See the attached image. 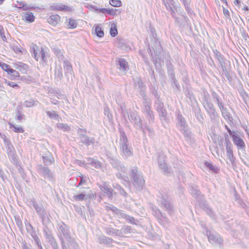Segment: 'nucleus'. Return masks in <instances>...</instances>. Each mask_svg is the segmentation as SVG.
<instances>
[{
  "label": "nucleus",
  "instance_id": "nucleus-1",
  "mask_svg": "<svg viewBox=\"0 0 249 249\" xmlns=\"http://www.w3.org/2000/svg\"><path fill=\"white\" fill-rule=\"evenodd\" d=\"M202 104L208 114L211 122H215L218 118V114L211 101L210 95L208 92H204Z\"/></svg>",
  "mask_w": 249,
  "mask_h": 249
},
{
  "label": "nucleus",
  "instance_id": "nucleus-2",
  "mask_svg": "<svg viewBox=\"0 0 249 249\" xmlns=\"http://www.w3.org/2000/svg\"><path fill=\"white\" fill-rule=\"evenodd\" d=\"M120 146L123 156L128 158L133 155L132 148L129 145L128 139L124 131L121 132Z\"/></svg>",
  "mask_w": 249,
  "mask_h": 249
},
{
  "label": "nucleus",
  "instance_id": "nucleus-3",
  "mask_svg": "<svg viewBox=\"0 0 249 249\" xmlns=\"http://www.w3.org/2000/svg\"><path fill=\"white\" fill-rule=\"evenodd\" d=\"M129 119L137 129L142 130L145 133L142 125V121L136 112H130Z\"/></svg>",
  "mask_w": 249,
  "mask_h": 249
},
{
  "label": "nucleus",
  "instance_id": "nucleus-4",
  "mask_svg": "<svg viewBox=\"0 0 249 249\" xmlns=\"http://www.w3.org/2000/svg\"><path fill=\"white\" fill-rule=\"evenodd\" d=\"M232 141L238 150L244 149L246 144L238 131H235L231 136Z\"/></svg>",
  "mask_w": 249,
  "mask_h": 249
},
{
  "label": "nucleus",
  "instance_id": "nucleus-5",
  "mask_svg": "<svg viewBox=\"0 0 249 249\" xmlns=\"http://www.w3.org/2000/svg\"><path fill=\"white\" fill-rule=\"evenodd\" d=\"M31 52L34 55V58L36 61H38L40 57L42 61L46 62L47 58L43 48H41L40 50L38 49V47L36 45H34L32 48Z\"/></svg>",
  "mask_w": 249,
  "mask_h": 249
},
{
  "label": "nucleus",
  "instance_id": "nucleus-6",
  "mask_svg": "<svg viewBox=\"0 0 249 249\" xmlns=\"http://www.w3.org/2000/svg\"><path fill=\"white\" fill-rule=\"evenodd\" d=\"M131 174L133 177L134 185L138 186H142L144 183V180L141 174H138L136 167L133 168L131 171Z\"/></svg>",
  "mask_w": 249,
  "mask_h": 249
},
{
  "label": "nucleus",
  "instance_id": "nucleus-7",
  "mask_svg": "<svg viewBox=\"0 0 249 249\" xmlns=\"http://www.w3.org/2000/svg\"><path fill=\"white\" fill-rule=\"evenodd\" d=\"M116 68L119 69L122 74H126L129 70L128 62L124 58H119L116 63Z\"/></svg>",
  "mask_w": 249,
  "mask_h": 249
},
{
  "label": "nucleus",
  "instance_id": "nucleus-8",
  "mask_svg": "<svg viewBox=\"0 0 249 249\" xmlns=\"http://www.w3.org/2000/svg\"><path fill=\"white\" fill-rule=\"evenodd\" d=\"M165 156L163 155L159 156L158 163L160 167L162 169L164 174H168L171 173V169L169 168L165 162Z\"/></svg>",
  "mask_w": 249,
  "mask_h": 249
},
{
  "label": "nucleus",
  "instance_id": "nucleus-9",
  "mask_svg": "<svg viewBox=\"0 0 249 249\" xmlns=\"http://www.w3.org/2000/svg\"><path fill=\"white\" fill-rule=\"evenodd\" d=\"M156 107L157 111L159 113L160 116L163 119H165L167 115V112L165 108L164 107L163 104L159 99L156 103Z\"/></svg>",
  "mask_w": 249,
  "mask_h": 249
},
{
  "label": "nucleus",
  "instance_id": "nucleus-10",
  "mask_svg": "<svg viewBox=\"0 0 249 249\" xmlns=\"http://www.w3.org/2000/svg\"><path fill=\"white\" fill-rule=\"evenodd\" d=\"M4 143L7 148V153L9 158L14 160L15 158V150L12 144L7 140H4Z\"/></svg>",
  "mask_w": 249,
  "mask_h": 249
},
{
  "label": "nucleus",
  "instance_id": "nucleus-11",
  "mask_svg": "<svg viewBox=\"0 0 249 249\" xmlns=\"http://www.w3.org/2000/svg\"><path fill=\"white\" fill-rule=\"evenodd\" d=\"M80 142L86 145H89L90 144H93L95 142V139L93 137H89L83 134L79 135Z\"/></svg>",
  "mask_w": 249,
  "mask_h": 249
},
{
  "label": "nucleus",
  "instance_id": "nucleus-12",
  "mask_svg": "<svg viewBox=\"0 0 249 249\" xmlns=\"http://www.w3.org/2000/svg\"><path fill=\"white\" fill-rule=\"evenodd\" d=\"M178 124H177V127L179 130H183L182 128H185L187 126L185 118L183 117L181 114L178 113L177 115Z\"/></svg>",
  "mask_w": 249,
  "mask_h": 249
},
{
  "label": "nucleus",
  "instance_id": "nucleus-13",
  "mask_svg": "<svg viewBox=\"0 0 249 249\" xmlns=\"http://www.w3.org/2000/svg\"><path fill=\"white\" fill-rule=\"evenodd\" d=\"M163 2L167 9H169L172 13H175L177 7L173 0H162Z\"/></svg>",
  "mask_w": 249,
  "mask_h": 249
},
{
  "label": "nucleus",
  "instance_id": "nucleus-14",
  "mask_svg": "<svg viewBox=\"0 0 249 249\" xmlns=\"http://www.w3.org/2000/svg\"><path fill=\"white\" fill-rule=\"evenodd\" d=\"M39 170V172L45 178H48L49 179L52 178L53 174L48 167L40 166Z\"/></svg>",
  "mask_w": 249,
  "mask_h": 249
},
{
  "label": "nucleus",
  "instance_id": "nucleus-15",
  "mask_svg": "<svg viewBox=\"0 0 249 249\" xmlns=\"http://www.w3.org/2000/svg\"><path fill=\"white\" fill-rule=\"evenodd\" d=\"M204 164L212 173L218 174L220 172V168L217 166L213 164L212 162L205 161Z\"/></svg>",
  "mask_w": 249,
  "mask_h": 249
},
{
  "label": "nucleus",
  "instance_id": "nucleus-16",
  "mask_svg": "<svg viewBox=\"0 0 249 249\" xmlns=\"http://www.w3.org/2000/svg\"><path fill=\"white\" fill-rule=\"evenodd\" d=\"M60 21V17L58 15H51L47 19L48 22L53 26L57 25Z\"/></svg>",
  "mask_w": 249,
  "mask_h": 249
},
{
  "label": "nucleus",
  "instance_id": "nucleus-17",
  "mask_svg": "<svg viewBox=\"0 0 249 249\" xmlns=\"http://www.w3.org/2000/svg\"><path fill=\"white\" fill-rule=\"evenodd\" d=\"M15 68L18 69L22 73H26L27 71L28 66L21 62H18L14 64Z\"/></svg>",
  "mask_w": 249,
  "mask_h": 249
},
{
  "label": "nucleus",
  "instance_id": "nucleus-18",
  "mask_svg": "<svg viewBox=\"0 0 249 249\" xmlns=\"http://www.w3.org/2000/svg\"><path fill=\"white\" fill-rule=\"evenodd\" d=\"M151 101L148 99H145V102L143 103V112L145 114L148 113L149 112L152 111L151 110Z\"/></svg>",
  "mask_w": 249,
  "mask_h": 249
},
{
  "label": "nucleus",
  "instance_id": "nucleus-19",
  "mask_svg": "<svg viewBox=\"0 0 249 249\" xmlns=\"http://www.w3.org/2000/svg\"><path fill=\"white\" fill-rule=\"evenodd\" d=\"M214 57L217 59L221 67L225 64V60L223 56L217 50L213 51Z\"/></svg>",
  "mask_w": 249,
  "mask_h": 249
},
{
  "label": "nucleus",
  "instance_id": "nucleus-20",
  "mask_svg": "<svg viewBox=\"0 0 249 249\" xmlns=\"http://www.w3.org/2000/svg\"><path fill=\"white\" fill-rule=\"evenodd\" d=\"M225 143L226 144V155L233 153V146L228 138L225 137Z\"/></svg>",
  "mask_w": 249,
  "mask_h": 249
},
{
  "label": "nucleus",
  "instance_id": "nucleus-21",
  "mask_svg": "<svg viewBox=\"0 0 249 249\" xmlns=\"http://www.w3.org/2000/svg\"><path fill=\"white\" fill-rule=\"evenodd\" d=\"M64 68L66 74H71L72 71V68L70 62L67 60L64 61Z\"/></svg>",
  "mask_w": 249,
  "mask_h": 249
},
{
  "label": "nucleus",
  "instance_id": "nucleus-22",
  "mask_svg": "<svg viewBox=\"0 0 249 249\" xmlns=\"http://www.w3.org/2000/svg\"><path fill=\"white\" fill-rule=\"evenodd\" d=\"M221 112L222 116L226 120L230 122L232 120V117H231L230 113L228 111L226 107L223 109V110H221Z\"/></svg>",
  "mask_w": 249,
  "mask_h": 249
},
{
  "label": "nucleus",
  "instance_id": "nucleus-23",
  "mask_svg": "<svg viewBox=\"0 0 249 249\" xmlns=\"http://www.w3.org/2000/svg\"><path fill=\"white\" fill-rule=\"evenodd\" d=\"M24 19L28 22H33L35 20V17L31 12H26L24 14Z\"/></svg>",
  "mask_w": 249,
  "mask_h": 249
},
{
  "label": "nucleus",
  "instance_id": "nucleus-24",
  "mask_svg": "<svg viewBox=\"0 0 249 249\" xmlns=\"http://www.w3.org/2000/svg\"><path fill=\"white\" fill-rule=\"evenodd\" d=\"M110 34L113 36L115 37L118 34V31L117 29V24L116 23L112 22L110 25Z\"/></svg>",
  "mask_w": 249,
  "mask_h": 249
},
{
  "label": "nucleus",
  "instance_id": "nucleus-25",
  "mask_svg": "<svg viewBox=\"0 0 249 249\" xmlns=\"http://www.w3.org/2000/svg\"><path fill=\"white\" fill-rule=\"evenodd\" d=\"M43 159L44 162L47 165L52 164L53 161V158L49 152L46 156H43Z\"/></svg>",
  "mask_w": 249,
  "mask_h": 249
},
{
  "label": "nucleus",
  "instance_id": "nucleus-26",
  "mask_svg": "<svg viewBox=\"0 0 249 249\" xmlns=\"http://www.w3.org/2000/svg\"><path fill=\"white\" fill-rule=\"evenodd\" d=\"M53 7L57 10L60 11H70L71 8L67 6H66L65 5L60 4H56L54 6H53Z\"/></svg>",
  "mask_w": 249,
  "mask_h": 249
},
{
  "label": "nucleus",
  "instance_id": "nucleus-27",
  "mask_svg": "<svg viewBox=\"0 0 249 249\" xmlns=\"http://www.w3.org/2000/svg\"><path fill=\"white\" fill-rule=\"evenodd\" d=\"M116 9H113L101 8L99 9L100 12H101L104 14L107 13L111 16H115L116 14Z\"/></svg>",
  "mask_w": 249,
  "mask_h": 249
},
{
  "label": "nucleus",
  "instance_id": "nucleus-28",
  "mask_svg": "<svg viewBox=\"0 0 249 249\" xmlns=\"http://www.w3.org/2000/svg\"><path fill=\"white\" fill-rule=\"evenodd\" d=\"M195 115L198 121L202 122L203 118L199 107H197L195 109Z\"/></svg>",
  "mask_w": 249,
  "mask_h": 249
},
{
  "label": "nucleus",
  "instance_id": "nucleus-29",
  "mask_svg": "<svg viewBox=\"0 0 249 249\" xmlns=\"http://www.w3.org/2000/svg\"><path fill=\"white\" fill-rule=\"evenodd\" d=\"M183 130H179L183 134L184 137L187 138H190L192 136V133L188 126L182 128Z\"/></svg>",
  "mask_w": 249,
  "mask_h": 249
},
{
  "label": "nucleus",
  "instance_id": "nucleus-30",
  "mask_svg": "<svg viewBox=\"0 0 249 249\" xmlns=\"http://www.w3.org/2000/svg\"><path fill=\"white\" fill-rule=\"evenodd\" d=\"M95 34L97 36H98L99 37H102L104 36V31L102 30V28L100 26L97 25L95 27Z\"/></svg>",
  "mask_w": 249,
  "mask_h": 249
},
{
  "label": "nucleus",
  "instance_id": "nucleus-31",
  "mask_svg": "<svg viewBox=\"0 0 249 249\" xmlns=\"http://www.w3.org/2000/svg\"><path fill=\"white\" fill-rule=\"evenodd\" d=\"M77 24L75 20L73 18L69 19V24L67 25V27L70 29H74L77 27Z\"/></svg>",
  "mask_w": 249,
  "mask_h": 249
},
{
  "label": "nucleus",
  "instance_id": "nucleus-32",
  "mask_svg": "<svg viewBox=\"0 0 249 249\" xmlns=\"http://www.w3.org/2000/svg\"><path fill=\"white\" fill-rule=\"evenodd\" d=\"M55 76L57 78L61 79L63 77L62 69L60 66L57 68L55 71Z\"/></svg>",
  "mask_w": 249,
  "mask_h": 249
},
{
  "label": "nucleus",
  "instance_id": "nucleus-33",
  "mask_svg": "<svg viewBox=\"0 0 249 249\" xmlns=\"http://www.w3.org/2000/svg\"><path fill=\"white\" fill-rule=\"evenodd\" d=\"M56 126L58 129L63 130L65 131H68L70 130V127L64 124L58 123L57 124Z\"/></svg>",
  "mask_w": 249,
  "mask_h": 249
},
{
  "label": "nucleus",
  "instance_id": "nucleus-34",
  "mask_svg": "<svg viewBox=\"0 0 249 249\" xmlns=\"http://www.w3.org/2000/svg\"><path fill=\"white\" fill-rule=\"evenodd\" d=\"M109 4L114 7H120L122 6V2L119 0H109Z\"/></svg>",
  "mask_w": 249,
  "mask_h": 249
},
{
  "label": "nucleus",
  "instance_id": "nucleus-35",
  "mask_svg": "<svg viewBox=\"0 0 249 249\" xmlns=\"http://www.w3.org/2000/svg\"><path fill=\"white\" fill-rule=\"evenodd\" d=\"M19 8L21 9L24 11L28 10H32L35 9V7L32 6L28 4L25 3H22V6H20Z\"/></svg>",
  "mask_w": 249,
  "mask_h": 249
},
{
  "label": "nucleus",
  "instance_id": "nucleus-36",
  "mask_svg": "<svg viewBox=\"0 0 249 249\" xmlns=\"http://www.w3.org/2000/svg\"><path fill=\"white\" fill-rule=\"evenodd\" d=\"M8 73L11 75V76L14 78L18 77L19 76V74L18 72L13 69H11L10 70H9V72H8Z\"/></svg>",
  "mask_w": 249,
  "mask_h": 249
},
{
  "label": "nucleus",
  "instance_id": "nucleus-37",
  "mask_svg": "<svg viewBox=\"0 0 249 249\" xmlns=\"http://www.w3.org/2000/svg\"><path fill=\"white\" fill-rule=\"evenodd\" d=\"M146 118L148 120L149 123H153L154 120V116L153 111L149 112L145 114Z\"/></svg>",
  "mask_w": 249,
  "mask_h": 249
},
{
  "label": "nucleus",
  "instance_id": "nucleus-38",
  "mask_svg": "<svg viewBox=\"0 0 249 249\" xmlns=\"http://www.w3.org/2000/svg\"><path fill=\"white\" fill-rule=\"evenodd\" d=\"M46 114L51 118L56 119L58 117V115L56 113L55 111H46Z\"/></svg>",
  "mask_w": 249,
  "mask_h": 249
},
{
  "label": "nucleus",
  "instance_id": "nucleus-39",
  "mask_svg": "<svg viewBox=\"0 0 249 249\" xmlns=\"http://www.w3.org/2000/svg\"><path fill=\"white\" fill-rule=\"evenodd\" d=\"M36 105V102L33 100L26 101L24 103V106L27 107H31Z\"/></svg>",
  "mask_w": 249,
  "mask_h": 249
},
{
  "label": "nucleus",
  "instance_id": "nucleus-40",
  "mask_svg": "<svg viewBox=\"0 0 249 249\" xmlns=\"http://www.w3.org/2000/svg\"><path fill=\"white\" fill-rule=\"evenodd\" d=\"M10 124V128H13V130L15 132H20L22 133L24 132V129L22 127H16L14 125Z\"/></svg>",
  "mask_w": 249,
  "mask_h": 249
},
{
  "label": "nucleus",
  "instance_id": "nucleus-41",
  "mask_svg": "<svg viewBox=\"0 0 249 249\" xmlns=\"http://www.w3.org/2000/svg\"><path fill=\"white\" fill-rule=\"evenodd\" d=\"M0 66L4 71H7V72H8L9 70H10L11 69L8 64H6L4 63L0 62Z\"/></svg>",
  "mask_w": 249,
  "mask_h": 249
},
{
  "label": "nucleus",
  "instance_id": "nucleus-42",
  "mask_svg": "<svg viewBox=\"0 0 249 249\" xmlns=\"http://www.w3.org/2000/svg\"><path fill=\"white\" fill-rule=\"evenodd\" d=\"M0 36L4 41H6V37L5 36L4 31L3 27L2 25H0Z\"/></svg>",
  "mask_w": 249,
  "mask_h": 249
},
{
  "label": "nucleus",
  "instance_id": "nucleus-43",
  "mask_svg": "<svg viewBox=\"0 0 249 249\" xmlns=\"http://www.w3.org/2000/svg\"><path fill=\"white\" fill-rule=\"evenodd\" d=\"M4 80H5V83H7V85L9 86L13 87L14 88H19V86L18 85H17V84H16L15 83L13 82L7 81L6 79H5Z\"/></svg>",
  "mask_w": 249,
  "mask_h": 249
},
{
  "label": "nucleus",
  "instance_id": "nucleus-44",
  "mask_svg": "<svg viewBox=\"0 0 249 249\" xmlns=\"http://www.w3.org/2000/svg\"><path fill=\"white\" fill-rule=\"evenodd\" d=\"M91 165L96 169H100L101 167L100 162L97 160H95L93 164Z\"/></svg>",
  "mask_w": 249,
  "mask_h": 249
},
{
  "label": "nucleus",
  "instance_id": "nucleus-45",
  "mask_svg": "<svg viewBox=\"0 0 249 249\" xmlns=\"http://www.w3.org/2000/svg\"><path fill=\"white\" fill-rule=\"evenodd\" d=\"M223 14L226 19L231 20V18L230 16V12L228 9L223 8Z\"/></svg>",
  "mask_w": 249,
  "mask_h": 249
},
{
  "label": "nucleus",
  "instance_id": "nucleus-46",
  "mask_svg": "<svg viewBox=\"0 0 249 249\" xmlns=\"http://www.w3.org/2000/svg\"><path fill=\"white\" fill-rule=\"evenodd\" d=\"M85 198V195L83 194H81L77 196H74V199L76 200H83Z\"/></svg>",
  "mask_w": 249,
  "mask_h": 249
},
{
  "label": "nucleus",
  "instance_id": "nucleus-47",
  "mask_svg": "<svg viewBox=\"0 0 249 249\" xmlns=\"http://www.w3.org/2000/svg\"><path fill=\"white\" fill-rule=\"evenodd\" d=\"M11 48L16 53L21 52L20 48L17 45H12Z\"/></svg>",
  "mask_w": 249,
  "mask_h": 249
},
{
  "label": "nucleus",
  "instance_id": "nucleus-48",
  "mask_svg": "<svg viewBox=\"0 0 249 249\" xmlns=\"http://www.w3.org/2000/svg\"><path fill=\"white\" fill-rule=\"evenodd\" d=\"M212 96L213 99L215 100L216 102L220 100L219 95L215 91L212 92Z\"/></svg>",
  "mask_w": 249,
  "mask_h": 249
},
{
  "label": "nucleus",
  "instance_id": "nucleus-49",
  "mask_svg": "<svg viewBox=\"0 0 249 249\" xmlns=\"http://www.w3.org/2000/svg\"><path fill=\"white\" fill-rule=\"evenodd\" d=\"M24 117V115L22 114L19 111H18L17 113V119L18 121H21Z\"/></svg>",
  "mask_w": 249,
  "mask_h": 249
},
{
  "label": "nucleus",
  "instance_id": "nucleus-50",
  "mask_svg": "<svg viewBox=\"0 0 249 249\" xmlns=\"http://www.w3.org/2000/svg\"><path fill=\"white\" fill-rule=\"evenodd\" d=\"M216 103H217V106H218V107H219V109H220V111H221V110H223V109H224L225 108H226V107H224V105H223V103H222V102L220 101V100H219V101H218V102H217Z\"/></svg>",
  "mask_w": 249,
  "mask_h": 249
},
{
  "label": "nucleus",
  "instance_id": "nucleus-51",
  "mask_svg": "<svg viewBox=\"0 0 249 249\" xmlns=\"http://www.w3.org/2000/svg\"><path fill=\"white\" fill-rule=\"evenodd\" d=\"M227 156L228 157V158H229L230 161L231 163H233L234 161L235 158H234V157L233 156V153L230 154H228V155H227Z\"/></svg>",
  "mask_w": 249,
  "mask_h": 249
},
{
  "label": "nucleus",
  "instance_id": "nucleus-52",
  "mask_svg": "<svg viewBox=\"0 0 249 249\" xmlns=\"http://www.w3.org/2000/svg\"><path fill=\"white\" fill-rule=\"evenodd\" d=\"M142 89L140 91V94L142 97V98L143 100V102H145V99H147V98L146 97L145 91H144V89H143V88L142 87Z\"/></svg>",
  "mask_w": 249,
  "mask_h": 249
},
{
  "label": "nucleus",
  "instance_id": "nucleus-53",
  "mask_svg": "<svg viewBox=\"0 0 249 249\" xmlns=\"http://www.w3.org/2000/svg\"><path fill=\"white\" fill-rule=\"evenodd\" d=\"M86 160L87 161V163L89 164H92L93 162L95 161V160L91 158H88L86 159Z\"/></svg>",
  "mask_w": 249,
  "mask_h": 249
},
{
  "label": "nucleus",
  "instance_id": "nucleus-54",
  "mask_svg": "<svg viewBox=\"0 0 249 249\" xmlns=\"http://www.w3.org/2000/svg\"><path fill=\"white\" fill-rule=\"evenodd\" d=\"M104 114L105 115H107L108 118H110V114L108 111V107L105 108L104 109Z\"/></svg>",
  "mask_w": 249,
  "mask_h": 249
},
{
  "label": "nucleus",
  "instance_id": "nucleus-55",
  "mask_svg": "<svg viewBox=\"0 0 249 249\" xmlns=\"http://www.w3.org/2000/svg\"><path fill=\"white\" fill-rule=\"evenodd\" d=\"M225 128L227 129V131L228 132L229 135L231 136L233 132H234L235 131H231V129L227 125H225Z\"/></svg>",
  "mask_w": 249,
  "mask_h": 249
},
{
  "label": "nucleus",
  "instance_id": "nucleus-56",
  "mask_svg": "<svg viewBox=\"0 0 249 249\" xmlns=\"http://www.w3.org/2000/svg\"><path fill=\"white\" fill-rule=\"evenodd\" d=\"M233 3L235 5L239 7L240 6L241 2L240 0H234Z\"/></svg>",
  "mask_w": 249,
  "mask_h": 249
},
{
  "label": "nucleus",
  "instance_id": "nucleus-57",
  "mask_svg": "<svg viewBox=\"0 0 249 249\" xmlns=\"http://www.w3.org/2000/svg\"><path fill=\"white\" fill-rule=\"evenodd\" d=\"M83 181L85 182V180L84 179L83 177H82L81 178V180H80V182L79 183L78 185L77 186V187H78L79 185H81L83 183Z\"/></svg>",
  "mask_w": 249,
  "mask_h": 249
},
{
  "label": "nucleus",
  "instance_id": "nucleus-58",
  "mask_svg": "<svg viewBox=\"0 0 249 249\" xmlns=\"http://www.w3.org/2000/svg\"><path fill=\"white\" fill-rule=\"evenodd\" d=\"M155 30H154V29H152V28H151V34H152V35L153 36H154V33H155Z\"/></svg>",
  "mask_w": 249,
  "mask_h": 249
},
{
  "label": "nucleus",
  "instance_id": "nucleus-59",
  "mask_svg": "<svg viewBox=\"0 0 249 249\" xmlns=\"http://www.w3.org/2000/svg\"><path fill=\"white\" fill-rule=\"evenodd\" d=\"M57 102H58V101H57V100H55V101H54V100H53V101H51V103H52V104H54V105H56V104H57Z\"/></svg>",
  "mask_w": 249,
  "mask_h": 249
},
{
  "label": "nucleus",
  "instance_id": "nucleus-60",
  "mask_svg": "<svg viewBox=\"0 0 249 249\" xmlns=\"http://www.w3.org/2000/svg\"><path fill=\"white\" fill-rule=\"evenodd\" d=\"M4 87L0 85V91H3Z\"/></svg>",
  "mask_w": 249,
  "mask_h": 249
},
{
  "label": "nucleus",
  "instance_id": "nucleus-61",
  "mask_svg": "<svg viewBox=\"0 0 249 249\" xmlns=\"http://www.w3.org/2000/svg\"><path fill=\"white\" fill-rule=\"evenodd\" d=\"M223 3H225L226 4H227V1L226 0H221Z\"/></svg>",
  "mask_w": 249,
  "mask_h": 249
},
{
  "label": "nucleus",
  "instance_id": "nucleus-62",
  "mask_svg": "<svg viewBox=\"0 0 249 249\" xmlns=\"http://www.w3.org/2000/svg\"><path fill=\"white\" fill-rule=\"evenodd\" d=\"M4 0H0V5H1L3 2Z\"/></svg>",
  "mask_w": 249,
  "mask_h": 249
},
{
  "label": "nucleus",
  "instance_id": "nucleus-63",
  "mask_svg": "<svg viewBox=\"0 0 249 249\" xmlns=\"http://www.w3.org/2000/svg\"><path fill=\"white\" fill-rule=\"evenodd\" d=\"M22 3H24V2L22 1L19 2V5H20V6H22Z\"/></svg>",
  "mask_w": 249,
  "mask_h": 249
},
{
  "label": "nucleus",
  "instance_id": "nucleus-64",
  "mask_svg": "<svg viewBox=\"0 0 249 249\" xmlns=\"http://www.w3.org/2000/svg\"><path fill=\"white\" fill-rule=\"evenodd\" d=\"M170 71L171 72V74H172V73L173 72V70L171 69Z\"/></svg>",
  "mask_w": 249,
  "mask_h": 249
}]
</instances>
